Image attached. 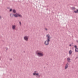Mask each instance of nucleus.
Wrapping results in <instances>:
<instances>
[{
	"instance_id": "1",
	"label": "nucleus",
	"mask_w": 78,
	"mask_h": 78,
	"mask_svg": "<svg viewBox=\"0 0 78 78\" xmlns=\"http://www.w3.org/2000/svg\"><path fill=\"white\" fill-rule=\"evenodd\" d=\"M46 37L47 38V40L44 41V44L46 45H49V42L50 41V39H51V37L50 36V35L49 34L46 35Z\"/></svg>"
},
{
	"instance_id": "2",
	"label": "nucleus",
	"mask_w": 78,
	"mask_h": 78,
	"mask_svg": "<svg viewBox=\"0 0 78 78\" xmlns=\"http://www.w3.org/2000/svg\"><path fill=\"white\" fill-rule=\"evenodd\" d=\"M14 16L15 17H19L22 18V16L21 15L17 13L15 14H13L12 13L10 14V16L11 17H13V16Z\"/></svg>"
},
{
	"instance_id": "3",
	"label": "nucleus",
	"mask_w": 78,
	"mask_h": 78,
	"mask_svg": "<svg viewBox=\"0 0 78 78\" xmlns=\"http://www.w3.org/2000/svg\"><path fill=\"white\" fill-rule=\"evenodd\" d=\"M36 53L37 55L39 57L44 56V54L42 53V52L41 51H37L36 52Z\"/></svg>"
},
{
	"instance_id": "4",
	"label": "nucleus",
	"mask_w": 78,
	"mask_h": 78,
	"mask_svg": "<svg viewBox=\"0 0 78 78\" xmlns=\"http://www.w3.org/2000/svg\"><path fill=\"white\" fill-rule=\"evenodd\" d=\"M36 72H37V71H35L34 72V73H33V75H34V76L36 75V76H37L39 77H40L41 75H39L38 73H36Z\"/></svg>"
},
{
	"instance_id": "5",
	"label": "nucleus",
	"mask_w": 78,
	"mask_h": 78,
	"mask_svg": "<svg viewBox=\"0 0 78 78\" xmlns=\"http://www.w3.org/2000/svg\"><path fill=\"white\" fill-rule=\"evenodd\" d=\"M24 39L26 41H28V37L27 36H25L24 37Z\"/></svg>"
},
{
	"instance_id": "6",
	"label": "nucleus",
	"mask_w": 78,
	"mask_h": 78,
	"mask_svg": "<svg viewBox=\"0 0 78 78\" xmlns=\"http://www.w3.org/2000/svg\"><path fill=\"white\" fill-rule=\"evenodd\" d=\"M69 67V63H67L66 64L65 67V69H67V68H68V67Z\"/></svg>"
},
{
	"instance_id": "7",
	"label": "nucleus",
	"mask_w": 78,
	"mask_h": 78,
	"mask_svg": "<svg viewBox=\"0 0 78 78\" xmlns=\"http://www.w3.org/2000/svg\"><path fill=\"white\" fill-rule=\"evenodd\" d=\"M16 25H13L12 26V29L13 30H15L16 29Z\"/></svg>"
},
{
	"instance_id": "8",
	"label": "nucleus",
	"mask_w": 78,
	"mask_h": 78,
	"mask_svg": "<svg viewBox=\"0 0 78 78\" xmlns=\"http://www.w3.org/2000/svg\"><path fill=\"white\" fill-rule=\"evenodd\" d=\"M12 12L14 13V14H16V10L15 9H13L12 10Z\"/></svg>"
},
{
	"instance_id": "9",
	"label": "nucleus",
	"mask_w": 78,
	"mask_h": 78,
	"mask_svg": "<svg viewBox=\"0 0 78 78\" xmlns=\"http://www.w3.org/2000/svg\"><path fill=\"white\" fill-rule=\"evenodd\" d=\"M67 59L68 62H70V58H67Z\"/></svg>"
},
{
	"instance_id": "10",
	"label": "nucleus",
	"mask_w": 78,
	"mask_h": 78,
	"mask_svg": "<svg viewBox=\"0 0 78 78\" xmlns=\"http://www.w3.org/2000/svg\"><path fill=\"white\" fill-rule=\"evenodd\" d=\"M74 12H75V13H78V9H77L76 11H74Z\"/></svg>"
},
{
	"instance_id": "11",
	"label": "nucleus",
	"mask_w": 78,
	"mask_h": 78,
	"mask_svg": "<svg viewBox=\"0 0 78 78\" xmlns=\"http://www.w3.org/2000/svg\"><path fill=\"white\" fill-rule=\"evenodd\" d=\"M75 51L76 52H78V48L75 49Z\"/></svg>"
},
{
	"instance_id": "12",
	"label": "nucleus",
	"mask_w": 78,
	"mask_h": 78,
	"mask_svg": "<svg viewBox=\"0 0 78 78\" xmlns=\"http://www.w3.org/2000/svg\"><path fill=\"white\" fill-rule=\"evenodd\" d=\"M72 51H71V50H70L69 51V54L70 55L71 54H72Z\"/></svg>"
},
{
	"instance_id": "13",
	"label": "nucleus",
	"mask_w": 78,
	"mask_h": 78,
	"mask_svg": "<svg viewBox=\"0 0 78 78\" xmlns=\"http://www.w3.org/2000/svg\"><path fill=\"white\" fill-rule=\"evenodd\" d=\"M75 7H73L72 8V10H75Z\"/></svg>"
},
{
	"instance_id": "14",
	"label": "nucleus",
	"mask_w": 78,
	"mask_h": 78,
	"mask_svg": "<svg viewBox=\"0 0 78 78\" xmlns=\"http://www.w3.org/2000/svg\"><path fill=\"white\" fill-rule=\"evenodd\" d=\"M74 47L75 48V49H76L77 48V46L76 45H74Z\"/></svg>"
},
{
	"instance_id": "15",
	"label": "nucleus",
	"mask_w": 78,
	"mask_h": 78,
	"mask_svg": "<svg viewBox=\"0 0 78 78\" xmlns=\"http://www.w3.org/2000/svg\"><path fill=\"white\" fill-rule=\"evenodd\" d=\"M12 11V9H10L9 11L10 12H11Z\"/></svg>"
},
{
	"instance_id": "16",
	"label": "nucleus",
	"mask_w": 78,
	"mask_h": 78,
	"mask_svg": "<svg viewBox=\"0 0 78 78\" xmlns=\"http://www.w3.org/2000/svg\"><path fill=\"white\" fill-rule=\"evenodd\" d=\"M19 23H20V25H22V23H21V22H19Z\"/></svg>"
},
{
	"instance_id": "17",
	"label": "nucleus",
	"mask_w": 78,
	"mask_h": 78,
	"mask_svg": "<svg viewBox=\"0 0 78 78\" xmlns=\"http://www.w3.org/2000/svg\"><path fill=\"white\" fill-rule=\"evenodd\" d=\"M7 8L8 9H10V7H8Z\"/></svg>"
},
{
	"instance_id": "18",
	"label": "nucleus",
	"mask_w": 78,
	"mask_h": 78,
	"mask_svg": "<svg viewBox=\"0 0 78 78\" xmlns=\"http://www.w3.org/2000/svg\"><path fill=\"white\" fill-rule=\"evenodd\" d=\"M2 19V16H0V20Z\"/></svg>"
},
{
	"instance_id": "19",
	"label": "nucleus",
	"mask_w": 78,
	"mask_h": 78,
	"mask_svg": "<svg viewBox=\"0 0 78 78\" xmlns=\"http://www.w3.org/2000/svg\"><path fill=\"white\" fill-rule=\"evenodd\" d=\"M6 50H7L8 49V48H6Z\"/></svg>"
},
{
	"instance_id": "20",
	"label": "nucleus",
	"mask_w": 78,
	"mask_h": 78,
	"mask_svg": "<svg viewBox=\"0 0 78 78\" xmlns=\"http://www.w3.org/2000/svg\"><path fill=\"white\" fill-rule=\"evenodd\" d=\"M69 46L70 47H72V45L71 44H69Z\"/></svg>"
},
{
	"instance_id": "21",
	"label": "nucleus",
	"mask_w": 78,
	"mask_h": 78,
	"mask_svg": "<svg viewBox=\"0 0 78 78\" xmlns=\"http://www.w3.org/2000/svg\"><path fill=\"white\" fill-rule=\"evenodd\" d=\"M1 58H2L0 57V61L1 60Z\"/></svg>"
},
{
	"instance_id": "22",
	"label": "nucleus",
	"mask_w": 78,
	"mask_h": 78,
	"mask_svg": "<svg viewBox=\"0 0 78 78\" xmlns=\"http://www.w3.org/2000/svg\"><path fill=\"white\" fill-rule=\"evenodd\" d=\"M45 30H47V28H46L45 29Z\"/></svg>"
},
{
	"instance_id": "23",
	"label": "nucleus",
	"mask_w": 78,
	"mask_h": 78,
	"mask_svg": "<svg viewBox=\"0 0 78 78\" xmlns=\"http://www.w3.org/2000/svg\"><path fill=\"white\" fill-rule=\"evenodd\" d=\"M10 60H12V58H10Z\"/></svg>"
},
{
	"instance_id": "24",
	"label": "nucleus",
	"mask_w": 78,
	"mask_h": 78,
	"mask_svg": "<svg viewBox=\"0 0 78 78\" xmlns=\"http://www.w3.org/2000/svg\"><path fill=\"white\" fill-rule=\"evenodd\" d=\"M76 42H78V40H76Z\"/></svg>"
},
{
	"instance_id": "25",
	"label": "nucleus",
	"mask_w": 78,
	"mask_h": 78,
	"mask_svg": "<svg viewBox=\"0 0 78 78\" xmlns=\"http://www.w3.org/2000/svg\"><path fill=\"white\" fill-rule=\"evenodd\" d=\"M77 59V58L76 57L75 58V59Z\"/></svg>"
},
{
	"instance_id": "26",
	"label": "nucleus",
	"mask_w": 78,
	"mask_h": 78,
	"mask_svg": "<svg viewBox=\"0 0 78 78\" xmlns=\"http://www.w3.org/2000/svg\"><path fill=\"white\" fill-rule=\"evenodd\" d=\"M23 52L24 53H25V51H24Z\"/></svg>"
},
{
	"instance_id": "27",
	"label": "nucleus",
	"mask_w": 78,
	"mask_h": 78,
	"mask_svg": "<svg viewBox=\"0 0 78 78\" xmlns=\"http://www.w3.org/2000/svg\"><path fill=\"white\" fill-rule=\"evenodd\" d=\"M76 58H78V57H76Z\"/></svg>"
},
{
	"instance_id": "28",
	"label": "nucleus",
	"mask_w": 78,
	"mask_h": 78,
	"mask_svg": "<svg viewBox=\"0 0 78 78\" xmlns=\"http://www.w3.org/2000/svg\"><path fill=\"white\" fill-rule=\"evenodd\" d=\"M72 44H73V43H72Z\"/></svg>"
}]
</instances>
